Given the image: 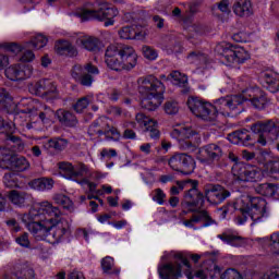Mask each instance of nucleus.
Wrapping results in <instances>:
<instances>
[{
  "mask_svg": "<svg viewBox=\"0 0 279 279\" xmlns=\"http://www.w3.org/2000/svg\"><path fill=\"white\" fill-rule=\"evenodd\" d=\"M22 221L36 241H47L52 238V243H60L71 229L69 220L62 218L60 208L48 201L38 204V209H31L22 216Z\"/></svg>",
  "mask_w": 279,
  "mask_h": 279,
  "instance_id": "1",
  "label": "nucleus"
},
{
  "mask_svg": "<svg viewBox=\"0 0 279 279\" xmlns=\"http://www.w3.org/2000/svg\"><path fill=\"white\" fill-rule=\"evenodd\" d=\"M243 97L241 96H227L219 98L215 105L204 101L199 98L191 97L187 99V107L192 113L203 121H217V117H230V114H241L243 110Z\"/></svg>",
  "mask_w": 279,
  "mask_h": 279,
  "instance_id": "2",
  "label": "nucleus"
},
{
  "mask_svg": "<svg viewBox=\"0 0 279 279\" xmlns=\"http://www.w3.org/2000/svg\"><path fill=\"white\" fill-rule=\"evenodd\" d=\"M232 210H236L242 215L235 218L238 226H243V223L247 221V217H251L253 221L251 226H254V223H263L268 217H271L269 207H267V201L262 197H252L250 195L242 196L233 205L228 204L223 206L218 209V214L221 219H226L228 213H232Z\"/></svg>",
  "mask_w": 279,
  "mask_h": 279,
  "instance_id": "3",
  "label": "nucleus"
},
{
  "mask_svg": "<svg viewBox=\"0 0 279 279\" xmlns=\"http://www.w3.org/2000/svg\"><path fill=\"white\" fill-rule=\"evenodd\" d=\"M137 90L142 97L141 107L154 112L158 110L165 99V84L154 75L137 78Z\"/></svg>",
  "mask_w": 279,
  "mask_h": 279,
  "instance_id": "4",
  "label": "nucleus"
},
{
  "mask_svg": "<svg viewBox=\"0 0 279 279\" xmlns=\"http://www.w3.org/2000/svg\"><path fill=\"white\" fill-rule=\"evenodd\" d=\"M105 63L111 71H132L138 64V54L132 46L111 44L105 50Z\"/></svg>",
  "mask_w": 279,
  "mask_h": 279,
  "instance_id": "5",
  "label": "nucleus"
},
{
  "mask_svg": "<svg viewBox=\"0 0 279 279\" xmlns=\"http://www.w3.org/2000/svg\"><path fill=\"white\" fill-rule=\"evenodd\" d=\"M76 16L81 21H105V27H110L114 25V19L119 16V10L106 4L104 0H98L95 4L78 9Z\"/></svg>",
  "mask_w": 279,
  "mask_h": 279,
  "instance_id": "6",
  "label": "nucleus"
},
{
  "mask_svg": "<svg viewBox=\"0 0 279 279\" xmlns=\"http://www.w3.org/2000/svg\"><path fill=\"white\" fill-rule=\"evenodd\" d=\"M60 174L65 178V180H73V182H77L81 186L85 184L88 186L90 193H95L97 190V184L92 182L90 180L84 178V175H88V166L85 163H73L69 161L59 162Z\"/></svg>",
  "mask_w": 279,
  "mask_h": 279,
  "instance_id": "7",
  "label": "nucleus"
},
{
  "mask_svg": "<svg viewBox=\"0 0 279 279\" xmlns=\"http://www.w3.org/2000/svg\"><path fill=\"white\" fill-rule=\"evenodd\" d=\"M217 53L221 57L222 62L227 66L234 64H245L250 60V52L241 46H232L229 44H220L216 47Z\"/></svg>",
  "mask_w": 279,
  "mask_h": 279,
  "instance_id": "8",
  "label": "nucleus"
},
{
  "mask_svg": "<svg viewBox=\"0 0 279 279\" xmlns=\"http://www.w3.org/2000/svg\"><path fill=\"white\" fill-rule=\"evenodd\" d=\"M251 131L257 136V143L262 147L267 145V141L279 143V125L274 120L258 121L251 125Z\"/></svg>",
  "mask_w": 279,
  "mask_h": 279,
  "instance_id": "9",
  "label": "nucleus"
},
{
  "mask_svg": "<svg viewBox=\"0 0 279 279\" xmlns=\"http://www.w3.org/2000/svg\"><path fill=\"white\" fill-rule=\"evenodd\" d=\"M187 184H192V187L186 192L183 204L189 210L194 213V210H199L204 206V194L197 190L198 182L195 180L178 181L177 187L182 192Z\"/></svg>",
  "mask_w": 279,
  "mask_h": 279,
  "instance_id": "10",
  "label": "nucleus"
},
{
  "mask_svg": "<svg viewBox=\"0 0 279 279\" xmlns=\"http://www.w3.org/2000/svg\"><path fill=\"white\" fill-rule=\"evenodd\" d=\"M28 90L32 95H37L46 101L58 99V87L51 80L43 78L28 85Z\"/></svg>",
  "mask_w": 279,
  "mask_h": 279,
  "instance_id": "11",
  "label": "nucleus"
},
{
  "mask_svg": "<svg viewBox=\"0 0 279 279\" xmlns=\"http://www.w3.org/2000/svg\"><path fill=\"white\" fill-rule=\"evenodd\" d=\"M89 136H106V138L117 141L121 134L114 126L110 125V120L106 117L98 118L88 129Z\"/></svg>",
  "mask_w": 279,
  "mask_h": 279,
  "instance_id": "12",
  "label": "nucleus"
},
{
  "mask_svg": "<svg viewBox=\"0 0 279 279\" xmlns=\"http://www.w3.org/2000/svg\"><path fill=\"white\" fill-rule=\"evenodd\" d=\"M94 75H99V68L93 63H87L84 66L76 64L72 69L73 80L80 82L82 86H93V82H95Z\"/></svg>",
  "mask_w": 279,
  "mask_h": 279,
  "instance_id": "13",
  "label": "nucleus"
},
{
  "mask_svg": "<svg viewBox=\"0 0 279 279\" xmlns=\"http://www.w3.org/2000/svg\"><path fill=\"white\" fill-rule=\"evenodd\" d=\"M232 173L238 182H258L263 178V171L258 167L234 163Z\"/></svg>",
  "mask_w": 279,
  "mask_h": 279,
  "instance_id": "14",
  "label": "nucleus"
},
{
  "mask_svg": "<svg viewBox=\"0 0 279 279\" xmlns=\"http://www.w3.org/2000/svg\"><path fill=\"white\" fill-rule=\"evenodd\" d=\"M37 117L36 121L32 120L26 123L27 130H39L43 125H51L56 119V111L47 105H40L37 108V112L34 114Z\"/></svg>",
  "mask_w": 279,
  "mask_h": 279,
  "instance_id": "15",
  "label": "nucleus"
},
{
  "mask_svg": "<svg viewBox=\"0 0 279 279\" xmlns=\"http://www.w3.org/2000/svg\"><path fill=\"white\" fill-rule=\"evenodd\" d=\"M168 163L173 171H180L184 175H191L195 171V159L184 153L173 155Z\"/></svg>",
  "mask_w": 279,
  "mask_h": 279,
  "instance_id": "16",
  "label": "nucleus"
},
{
  "mask_svg": "<svg viewBox=\"0 0 279 279\" xmlns=\"http://www.w3.org/2000/svg\"><path fill=\"white\" fill-rule=\"evenodd\" d=\"M4 75L11 82H23L34 75V66L27 63L12 64L4 71Z\"/></svg>",
  "mask_w": 279,
  "mask_h": 279,
  "instance_id": "17",
  "label": "nucleus"
},
{
  "mask_svg": "<svg viewBox=\"0 0 279 279\" xmlns=\"http://www.w3.org/2000/svg\"><path fill=\"white\" fill-rule=\"evenodd\" d=\"M221 156H223V150H221V147L217 146L216 144H209L199 149L197 159L203 165H213L214 162L219 161Z\"/></svg>",
  "mask_w": 279,
  "mask_h": 279,
  "instance_id": "18",
  "label": "nucleus"
},
{
  "mask_svg": "<svg viewBox=\"0 0 279 279\" xmlns=\"http://www.w3.org/2000/svg\"><path fill=\"white\" fill-rule=\"evenodd\" d=\"M135 121L141 128H144V132H149V137L154 141L160 138V131L158 130V121L145 116V113H137Z\"/></svg>",
  "mask_w": 279,
  "mask_h": 279,
  "instance_id": "19",
  "label": "nucleus"
},
{
  "mask_svg": "<svg viewBox=\"0 0 279 279\" xmlns=\"http://www.w3.org/2000/svg\"><path fill=\"white\" fill-rule=\"evenodd\" d=\"M172 138L179 141L181 149H191L193 147V142L189 141L195 136V132L191 128L178 126L171 132Z\"/></svg>",
  "mask_w": 279,
  "mask_h": 279,
  "instance_id": "20",
  "label": "nucleus"
},
{
  "mask_svg": "<svg viewBox=\"0 0 279 279\" xmlns=\"http://www.w3.org/2000/svg\"><path fill=\"white\" fill-rule=\"evenodd\" d=\"M8 197L9 202L17 208H27V206H32V204H34V196L32 193L23 190H11Z\"/></svg>",
  "mask_w": 279,
  "mask_h": 279,
  "instance_id": "21",
  "label": "nucleus"
},
{
  "mask_svg": "<svg viewBox=\"0 0 279 279\" xmlns=\"http://www.w3.org/2000/svg\"><path fill=\"white\" fill-rule=\"evenodd\" d=\"M205 197L209 204H221L230 197V191L221 185H208L205 189Z\"/></svg>",
  "mask_w": 279,
  "mask_h": 279,
  "instance_id": "22",
  "label": "nucleus"
},
{
  "mask_svg": "<svg viewBox=\"0 0 279 279\" xmlns=\"http://www.w3.org/2000/svg\"><path fill=\"white\" fill-rule=\"evenodd\" d=\"M228 140L233 145H256L258 143L256 134H250V131L245 129L230 133Z\"/></svg>",
  "mask_w": 279,
  "mask_h": 279,
  "instance_id": "23",
  "label": "nucleus"
},
{
  "mask_svg": "<svg viewBox=\"0 0 279 279\" xmlns=\"http://www.w3.org/2000/svg\"><path fill=\"white\" fill-rule=\"evenodd\" d=\"M40 102L33 98H22L16 105L15 110L19 114H28V117H34L38 112V107Z\"/></svg>",
  "mask_w": 279,
  "mask_h": 279,
  "instance_id": "24",
  "label": "nucleus"
},
{
  "mask_svg": "<svg viewBox=\"0 0 279 279\" xmlns=\"http://www.w3.org/2000/svg\"><path fill=\"white\" fill-rule=\"evenodd\" d=\"M260 84L269 93H278L279 90V74L274 71H267L260 74Z\"/></svg>",
  "mask_w": 279,
  "mask_h": 279,
  "instance_id": "25",
  "label": "nucleus"
},
{
  "mask_svg": "<svg viewBox=\"0 0 279 279\" xmlns=\"http://www.w3.org/2000/svg\"><path fill=\"white\" fill-rule=\"evenodd\" d=\"M158 274L161 279L182 278V264H163L158 267Z\"/></svg>",
  "mask_w": 279,
  "mask_h": 279,
  "instance_id": "26",
  "label": "nucleus"
},
{
  "mask_svg": "<svg viewBox=\"0 0 279 279\" xmlns=\"http://www.w3.org/2000/svg\"><path fill=\"white\" fill-rule=\"evenodd\" d=\"M118 34L122 40H143L145 38V32L136 25L124 26L119 29Z\"/></svg>",
  "mask_w": 279,
  "mask_h": 279,
  "instance_id": "27",
  "label": "nucleus"
},
{
  "mask_svg": "<svg viewBox=\"0 0 279 279\" xmlns=\"http://www.w3.org/2000/svg\"><path fill=\"white\" fill-rule=\"evenodd\" d=\"M11 274L16 278V279H35L36 278V272L32 269V267L27 266V264H9L7 266V269H10Z\"/></svg>",
  "mask_w": 279,
  "mask_h": 279,
  "instance_id": "28",
  "label": "nucleus"
},
{
  "mask_svg": "<svg viewBox=\"0 0 279 279\" xmlns=\"http://www.w3.org/2000/svg\"><path fill=\"white\" fill-rule=\"evenodd\" d=\"M253 93H254V89H246L243 92V95H234L233 97H242V99H244L243 104H245V101H247L248 99L247 98V95H248L252 106H254L257 110L265 109V106L269 104L267 96L260 94L259 96L255 97L254 95H252Z\"/></svg>",
  "mask_w": 279,
  "mask_h": 279,
  "instance_id": "29",
  "label": "nucleus"
},
{
  "mask_svg": "<svg viewBox=\"0 0 279 279\" xmlns=\"http://www.w3.org/2000/svg\"><path fill=\"white\" fill-rule=\"evenodd\" d=\"M29 167H32V165L29 163V160H27V158L10 153V159L7 162V169L23 172L27 171Z\"/></svg>",
  "mask_w": 279,
  "mask_h": 279,
  "instance_id": "30",
  "label": "nucleus"
},
{
  "mask_svg": "<svg viewBox=\"0 0 279 279\" xmlns=\"http://www.w3.org/2000/svg\"><path fill=\"white\" fill-rule=\"evenodd\" d=\"M217 238L232 247H242V245H245V240L236 234V232L225 231L223 233L218 234Z\"/></svg>",
  "mask_w": 279,
  "mask_h": 279,
  "instance_id": "31",
  "label": "nucleus"
},
{
  "mask_svg": "<svg viewBox=\"0 0 279 279\" xmlns=\"http://www.w3.org/2000/svg\"><path fill=\"white\" fill-rule=\"evenodd\" d=\"M199 221H205L203 228H208V226H213V223H215V220L211 219L208 211L203 210L192 216L190 220L183 221V226H185V228H193V226H195V223H199Z\"/></svg>",
  "mask_w": 279,
  "mask_h": 279,
  "instance_id": "32",
  "label": "nucleus"
},
{
  "mask_svg": "<svg viewBox=\"0 0 279 279\" xmlns=\"http://www.w3.org/2000/svg\"><path fill=\"white\" fill-rule=\"evenodd\" d=\"M54 117L61 125H65L66 128H74V125H77V118L68 110L59 109L54 112Z\"/></svg>",
  "mask_w": 279,
  "mask_h": 279,
  "instance_id": "33",
  "label": "nucleus"
},
{
  "mask_svg": "<svg viewBox=\"0 0 279 279\" xmlns=\"http://www.w3.org/2000/svg\"><path fill=\"white\" fill-rule=\"evenodd\" d=\"M264 178H271L272 180H279V160H269L264 165L262 171Z\"/></svg>",
  "mask_w": 279,
  "mask_h": 279,
  "instance_id": "34",
  "label": "nucleus"
},
{
  "mask_svg": "<svg viewBox=\"0 0 279 279\" xmlns=\"http://www.w3.org/2000/svg\"><path fill=\"white\" fill-rule=\"evenodd\" d=\"M53 179L50 178H39L32 180L28 183V186L31 189H34V191H51L53 189Z\"/></svg>",
  "mask_w": 279,
  "mask_h": 279,
  "instance_id": "35",
  "label": "nucleus"
},
{
  "mask_svg": "<svg viewBox=\"0 0 279 279\" xmlns=\"http://www.w3.org/2000/svg\"><path fill=\"white\" fill-rule=\"evenodd\" d=\"M76 44L87 51H97L99 49V39L93 36H82L76 39Z\"/></svg>",
  "mask_w": 279,
  "mask_h": 279,
  "instance_id": "36",
  "label": "nucleus"
},
{
  "mask_svg": "<svg viewBox=\"0 0 279 279\" xmlns=\"http://www.w3.org/2000/svg\"><path fill=\"white\" fill-rule=\"evenodd\" d=\"M54 49L60 56H77V49H75L68 40L57 41Z\"/></svg>",
  "mask_w": 279,
  "mask_h": 279,
  "instance_id": "37",
  "label": "nucleus"
},
{
  "mask_svg": "<svg viewBox=\"0 0 279 279\" xmlns=\"http://www.w3.org/2000/svg\"><path fill=\"white\" fill-rule=\"evenodd\" d=\"M252 10V2L250 0H235L233 3V12L236 16H245Z\"/></svg>",
  "mask_w": 279,
  "mask_h": 279,
  "instance_id": "38",
  "label": "nucleus"
},
{
  "mask_svg": "<svg viewBox=\"0 0 279 279\" xmlns=\"http://www.w3.org/2000/svg\"><path fill=\"white\" fill-rule=\"evenodd\" d=\"M7 141H8L7 145L10 146L7 148L10 149L11 154H13L14 151H17V153L25 151V142H23V140H21L20 137L14 135H9Z\"/></svg>",
  "mask_w": 279,
  "mask_h": 279,
  "instance_id": "39",
  "label": "nucleus"
},
{
  "mask_svg": "<svg viewBox=\"0 0 279 279\" xmlns=\"http://www.w3.org/2000/svg\"><path fill=\"white\" fill-rule=\"evenodd\" d=\"M278 184L274 183H263L256 187V192L264 197H274L278 193Z\"/></svg>",
  "mask_w": 279,
  "mask_h": 279,
  "instance_id": "40",
  "label": "nucleus"
},
{
  "mask_svg": "<svg viewBox=\"0 0 279 279\" xmlns=\"http://www.w3.org/2000/svg\"><path fill=\"white\" fill-rule=\"evenodd\" d=\"M53 202H56L59 206H62V208L68 210V213H73V210H75L73 201H71V198L64 194H56L53 196Z\"/></svg>",
  "mask_w": 279,
  "mask_h": 279,
  "instance_id": "41",
  "label": "nucleus"
},
{
  "mask_svg": "<svg viewBox=\"0 0 279 279\" xmlns=\"http://www.w3.org/2000/svg\"><path fill=\"white\" fill-rule=\"evenodd\" d=\"M12 106H14V99L10 92L5 88H0V110H11Z\"/></svg>",
  "mask_w": 279,
  "mask_h": 279,
  "instance_id": "42",
  "label": "nucleus"
},
{
  "mask_svg": "<svg viewBox=\"0 0 279 279\" xmlns=\"http://www.w3.org/2000/svg\"><path fill=\"white\" fill-rule=\"evenodd\" d=\"M19 125V116L14 117V121H5L2 117H0V134H12L14 132V128Z\"/></svg>",
  "mask_w": 279,
  "mask_h": 279,
  "instance_id": "43",
  "label": "nucleus"
},
{
  "mask_svg": "<svg viewBox=\"0 0 279 279\" xmlns=\"http://www.w3.org/2000/svg\"><path fill=\"white\" fill-rule=\"evenodd\" d=\"M48 146L56 151H64L69 147V140L62 137H53L48 141Z\"/></svg>",
  "mask_w": 279,
  "mask_h": 279,
  "instance_id": "44",
  "label": "nucleus"
},
{
  "mask_svg": "<svg viewBox=\"0 0 279 279\" xmlns=\"http://www.w3.org/2000/svg\"><path fill=\"white\" fill-rule=\"evenodd\" d=\"M170 77L173 80V84L180 88H186L189 85V76L182 74L180 71H173L170 73Z\"/></svg>",
  "mask_w": 279,
  "mask_h": 279,
  "instance_id": "45",
  "label": "nucleus"
},
{
  "mask_svg": "<svg viewBox=\"0 0 279 279\" xmlns=\"http://www.w3.org/2000/svg\"><path fill=\"white\" fill-rule=\"evenodd\" d=\"M3 184L7 189H19L21 183H19V175L14 172H8L3 177Z\"/></svg>",
  "mask_w": 279,
  "mask_h": 279,
  "instance_id": "46",
  "label": "nucleus"
},
{
  "mask_svg": "<svg viewBox=\"0 0 279 279\" xmlns=\"http://www.w3.org/2000/svg\"><path fill=\"white\" fill-rule=\"evenodd\" d=\"M259 241H270L269 247L272 254H279V232L278 233H272L269 238H263Z\"/></svg>",
  "mask_w": 279,
  "mask_h": 279,
  "instance_id": "47",
  "label": "nucleus"
},
{
  "mask_svg": "<svg viewBox=\"0 0 279 279\" xmlns=\"http://www.w3.org/2000/svg\"><path fill=\"white\" fill-rule=\"evenodd\" d=\"M47 43H49V39L47 36L43 34H37L32 40L31 45L33 49H43V47L47 46Z\"/></svg>",
  "mask_w": 279,
  "mask_h": 279,
  "instance_id": "48",
  "label": "nucleus"
},
{
  "mask_svg": "<svg viewBox=\"0 0 279 279\" xmlns=\"http://www.w3.org/2000/svg\"><path fill=\"white\" fill-rule=\"evenodd\" d=\"M90 101H93V98L90 96L78 99L73 106L75 112H84V110L88 108Z\"/></svg>",
  "mask_w": 279,
  "mask_h": 279,
  "instance_id": "49",
  "label": "nucleus"
},
{
  "mask_svg": "<svg viewBox=\"0 0 279 279\" xmlns=\"http://www.w3.org/2000/svg\"><path fill=\"white\" fill-rule=\"evenodd\" d=\"M11 151L8 147H0V169H8Z\"/></svg>",
  "mask_w": 279,
  "mask_h": 279,
  "instance_id": "50",
  "label": "nucleus"
},
{
  "mask_svg": "<svg viewBox=\"0 0 279 279\" xmlns=\"http://www.w3.org/2000/svg\"><path fill=\"white\" fill-rule=\"evenodd\" d=\"M189 64H204L206 62V54L199 52H191L187 56Z\"/></svg>",
  "mask_w": 279,
  "mask_h": 279,
  "instance_id": "51",
  "label": "nucleus"
},
{
  "mask_svg": "<svg viewBox=\"0 0 279 279\" xmlns=\"http://www.w3.org/2000/svg\"><path fill=\"white\" fill-rule=\"evenodd\" d=\"M166 114H178L180 112V105L175 100H168L163 105Z\"/></svg>",
  "mask_w": 279,
  "mask_h": 279,
  "instance_id": "52",
  "label": "nucleus"
},
{
  "mask_svg": "<svg viewBox=\"0 0 279 279\" xmlns=\"http://www.w3.org/2000/svg\"><path fill=\"white\" fill-rule=\"evenodd\" d=\"M112 267H114V258L106 256L101 259V268L104 274H110V271H112Z\"/></svg>",
  "mask_w": 279,
  "mask_h": 279,
  "instance_id": "53",
  "label": "nucleus"
},
{
  "mask_svg": "<svg viewBox=\"0 0 279 279\" xmlns=\"http://www.w3.org/2000/svg\"><path fill=\"white\" fill-rule=\"evenodd\" d=\"M167 197V194L162 191V189H156L153 192V202H156V204H159V206H162L165 204V199Z\"/></svg>",
  "mask_w": 279,
  "mask_h": 279,
  "instance_id": "54",
  "label": "nucleus"
},
{
  "mask_svg": "<svg viewBox=\"0 0 279 279\" xmlns=\"http://www.w3.org/2000/svg\"><path fill=\"white\" fill-rule=\"evenodd\" d=\"M143 56L146 58V60H156L158 58V51L156 49L149 47V46H144L142 48Z\"/></svg>",
  "mask_w": 279,
  "mask_h": 279,
  "instance_id": "55",
  "label": "nucleus"
},
{
  "mask_svg": "<svg viewBox=\"0 0 279 279\" xmlns=\"http://www.w3.org/2000/svg\"><path fill=\"white\" fill-rule=\"evenodd\" d=\"M221 279H243V276L236 269L229 268L221 275Z\"/></svg>",
  "mask_w": 279,
  "mask_h": 279,
  "instance_id": "56",
  "label": "nucleus"
},
{
  "mask_svg": "<svg viewBox=\"0 0 279 279\" xmlns=\"http://www.w3.org/2000/svg\"><path fill=\"white\" fill-rule=\"evenodd\" d=\"M3 47L7 49V51H10V53H13L14 56H19V53L23 51V47H21L19 44H4Z\"/></svg>",
  "mask_w": 279,
  "mask_h": 279,
  "instance_id": "57",
  "label": "nucleus"
},
{
  "mask_svg": "<svg viewBox=\"0 0 279 279\" xmlns=\"http://www.w3.org/2000/svg\"><path fill=\"white\" fill-rule=\"evenodd\" d=\"M16 244L21 245L22 247H29V235L27 233H23L19 235L16 239Z\"/></svg>",
  "mask_w": 279,
  "mask_h": 279,
  "instance_id": "58",
  "label": "nucleus"
},
{
  "mask_svg": "<svg viewBox=\"0 0 279 279\" xmlns=\"http://www.w3.org/2000/svg\"><path fill=\"white\" fill-rule=\"evenodd\" d=\"M262 279H279V268H272L268 270Z\"/></svg>",
  "mask_w": 279,
  "mask_h": 279,
  "instance_id": "59",
  "label": "nucleus"
},
{
  "mask_svg": "<svg viewBox=\"0 0 279 279\" xmlns=\"http://www.w3.org/2000/svg\"><path fill=\"white\" fill-rule=\"evenodd\" d=\"M106 175H108V174L104 173L99 170H94V171L89 172L90 180H96L97 182H99V180H104L106 178Z\"/></svg>",
  "mask_w": 279,
  "mask_h": 279,
  "instance_id": "60",
  "label": "nucleus"
},
{
  "mask_svg": "<svg viewBox=\"0 0 279 279\" xmlns=\"http://www.w3.org/2000/svg\"><path fill=\"white\" fill-rule=\"evenodd\" d=\"M36 54L32 50H25L21 57L22 62H32Z\"/></svg>",
  "mask_w": 279,
  "mask_h": 279,
  "instance_id": "61",
  "label": "nucleus"
},
{
  "mask_svg": "<svg viewBox=\"0 0 279 279\" xmlns=\"http://www.w3.org/2000/svg\"><path fill=\"white\" fill-rule=\"evenodd\" d=\"M218 9L220 12H223L225 14H230V0H222L218 4Z\"/></svg>",
  "mask_w": 279,
  "mask_h": 279,
  "instance_id": "62",
  "label": "nucleus"
},
{
  "mask_svg": "<svg viewBox=\"0 0 279 279\" xmlns=\"http://www.w3.org/2000/svg\"><path fill=\"white\" fill-rule=\"evenodd\" d=\"M202 5V2L196 0L189 3V10L191 14H197L199 12V7Z\"/></svg>",
  "mask_w": 279,
  "mask_h": 279,
  "instance_id": "63",
  "label": "nucleus"
},
{
  "mask_svg": "<svg viewBox=\"0 0 279 279\" xmlns=\"http://www.w3.org/2000/svg\"><path fill=\"white\" fill-rule=\"evenodd\" d=\"M140 151H142V154L144 156H149L151 154V144L150 143H144L140 146Z\"/></svg>",
  "mask_w": 279,
  "mask_h": 279,
  "instance_id": "64",
  "label": "nucleus"
}]
</instances>
